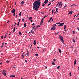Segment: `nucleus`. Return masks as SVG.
<instances>
[{"mask_svg":"<svg viewBox=\"0 0 79 79\" xmlns=\"http://www.w3.org/2000/svg\"><path fill=\"white\" fill-rule=\"evenodd\" d=\"M40 3L37 1H35L33 3V9L37 11L39 10L38 9L39 8V6H40Z\"/></svg>","mask_w":79,"mask_h":79,"instance_id":"f257e3e1","label":"nucleus"},{"mask_svg":"<svg viewBox=\"0 0 79 79\" xmlns=\"http://www.w3.org/2000/svg\"><path fill=\"white\" fill-rule=\"evenodd\" d=\"M11 13H13V16H15V10L13 9L11 11Z\"/></svg>","mask_w":79,"mask_h":79,"instance_id":"f03ea898","label":"nucleus"},{"mask_svg":"<svg viewBox=\"0 0 79 79\" xmlns=\"http://www.w3.org/2000/svg\"><path fill=\"white\" fill-rule=\"evenodd\" d=\"M59 38L60 40H61V42L63 40V38L61 35H59Z\"/></svg>","mask_w":79,"mask_h":79,"instance_id":"7ed1b4c3","label":"nucleus"},{"mask_svg":"<svg viewBox=\"0 0 79 79\" xmlns=\"http://www.w3.org/2000/svg\"><path fill=\"white\" fill-rule=\"evenodd\" d=\"M64 23H61L59 25H58V26H63V25Z\"/></svg>","mask_w":79,"mask_h":79,"instance_id":"20e7f679","label":"nucleus"},{"mask_svg":"<svg viewBox=\"0 0 79 79\" xmlns=\"http://www.w3.org/2000/svg\"><path fill=\"white\" fill-rule=\"evenodd\" d=\"M3 72H2V74H3L4 76H6V73H5V71L3 70Z\"/></svg>","mask_w":79,"mask_h":79,"instance_id":"39448f33","label":"nucleus"},{"mask_svg":"<svg viewBox=\"0 0 79 79\" xmlns=\"http://www.w3.org/2000/svg\"><path fill=\"white\" fill-rule=\"evenodd\" d=\"M44 23V17H43L42 19H41V24H42V23Z\"/></svg>","mask_w":79,"mask_h":79,"instance_id":"423d86ee","label":"nucleus"},{"mask_svg":"<svg viewBox=\"0 0 79 79\" xmlns=\"http://www.w3.org/2000/svg\"><path fill=\"white\" fill-rule=\"evenodd\" d=\"M51 30H55V29H56V28H55V27H53L52 28H51Z\"/></svg>","mask_w":79,"mask_h":79,"instance_id":"0eeeda50","label":"nucleus"},{"mask_svg":"<svg viewBox=\"0 0 79 79\" xmlns=\"http://www.w3.org/2000/svg\"><path fill=\"white\" fill-rule=\"evenodd\" d=\"M36 40H35L34 41V43H33L34 45H36Z\"/></svg>","mask_w":79,"mask_h":79,"instance_id":"6e6552de","label":"nucleus"},{"mask_svg":"<svg viewBox=\"0 0 79 79\" xmlns=\"http://www.w3.org/2000/svg\"><path fill=\"white\" fill-rule=\"evenodd\" d=\"M24 53H23L22 54V56L23 58H24Z\"/></svg>","mask_w":79,"mask_h":79,"instance_id":"1a4fd4ad","label":"nucleus"},{"mask_svg":"<svg viewBox=\"0 0 79 79\" xmlns=\"http://www.w3.org/2000/svg\"><path fill=\"white\" fill-rule=\"evenodd\" d=\"M73 13V11H70L68 13V15H69V14H71V15Z\"/></svg>","mask_w":79,"mask_h":79,"instance_id":"9d476101","label":"nucleus"},{"mask_svg":"<svg viewBox=\"0 0 79 79\" xmlns=\"http://www.w3.org/2000/svg\"><path fill=\"white\" fill-rule=\"evenodd\" d=\"M76 59H75V60L74 62V65H75V64H76Z\"/></svg>","mask_w":79,"mask_h":79,"instance_id":"9b49d317","label":"nucleus"},{"mask_svg":"<svg viewBox=\"0 0 79 79\" xmlns=\"http://www.w3.org/2000/svg\"><path fill=\"white\" fill-rule=\"evenodd\" d=\"M58 50L59 51V53H61V50L60 49H58Z\"/></svg>","mask_w":79,"mask_h":79,"instance_id":"f8f14e48","label":"nucleus"},{"mask_svg":"<svg viewBox=\"0 0 79 79\" xmlns=\"http://www.w3.org/2000/svg\"><path fill=\"white\" fill-rule=\"evenodd\" d=\"M24 2L22 1L21 2V5H23V4H24Z\"/></svg>","mask_w":79,"mask_h":79,"instance_id":"ddd939ff","label":"nucleus"},{"mask_svg":"<svg viewBox=\"0 0 79 79\" xmlns=\"http://www.w3.org/2000/svg\"><path fill=\"white\" fill-rule=\"evenodd\" d=\"M15 31H16V28H15V27H14V29H13V32H15Z\"/></svg>","mask_w":79,"mask_h":79,"instance_id":"4468645a","label":"nucleus"},{"mask_svg":"<svg viewBox=\"0 0 79 79\" xmlns=\"http://www.w3.org/2000/svg\"><path fill=\"white\" fill-rule=\"evenodd\" d=\"M62 43H63V44L64 45H66V44H65V43H64V40H63L62 41Z\"/></svg>","mask_w":79,"mask_h":79,"instance_id":"2eb2a0df","label":"nucleus"},{"mask_svg":"<svg viewBox=\"0 0 79 79\" xmlns=\"http://www.w3.org/2000/svg\"><path fill=\"white\" fill-rule=\"evenodd\" d=\"M31 32L32 34H34V31H33V30L31 31Z\"/></svg>","mask_w":79,"mask_h":79,"instance_id":"dca6fc26","label":"nucleus"},{"mask_svg":"<svg viewBox=\"0 0 79 79\" xmlns=\"http://www.w3.org/2000/svg\"><path fill=\"white\" fill-rule=\"evenodd\" d=\"M32 19V17H30L29 18V19L30 20H31Z\"/></svg>","mask_w":79,"mask_h":79,"instance_id":"f3484780","label":"nucleus"},{"mask_svg":"<svg viewBox=\"0 0 79 79\" xmlns=\"http://www.w3.org/2000/svg\"><path fill=\"white\" fill-rule=\"evenodd\" d=\"M19 35H22V34H21V32H20V31H19Z\"/></svg>","mask_w":79,"mask_h":79,"instance_id":"a211bd4d","label":"nucleus"},{"mask_svg":"<svg viewBox=\"0 0 79 79\" xmlns=\"http://www.w3.org/2000/svg\"><path fill=\"white\" fill-rule=\"evenodd\" d=\"M60 6H61V3H60L58 5V7H60Z\"/></svg>","mask_w":79,"mask_h":79,"instance_id":"6ab92c4d","label":"nucleus"},{"mask_svg":"<svg viewBox=\"0 0 79 79\" xmlns=\"http://www.w3.org/2000/svg\"><path fill=\"white\" fill-rule=\"evenodd\" d=\"M73 42H74V43H75V42H76V40H75L73 39Z\"/></svg>","mask_w":79,"mask_h":79,"instance_id":"aec40b11","label":"nucleus"},{"mask_svg":"<svg viewBox=\"0 0 79 79\" xmlns=\"http://www.w3.org/2000/svg\"><path fill=\"white\" fill-rule=\"evenodd\" d=\"M7 34H8L7 33V34H6V35H5L4 36V39H5V38H6V37L7 36Z\"/></svg>","mask_w":79,"mask_h":79,"instance_id":"412c9836","label":"nucleus"},{"mask_svg":"<svg viewBox=\"0 0 79 79\" xmlns=\"http://www.w3.org/2000/svg\"><path fill=\"white\" fill-rule=\"evenodd\" d=\"M66 25H65L64 26V30H65V29H66Z\"/></svg>","mask_w":79,"mask_h":79,"instance_id":"4be33fe9","label":"nucleus"},{"mask_svg":"<svg viewBox=\"0 0 79 79\" xmlns=\"http://www.w3.org/2000/svg\"><path fill=\"white\" fill-rule=\"evenodd\" d=\"M58 8H57L56 9V13H58V11L57 10H58Z\"/></svg>","mask_w":79,"mask_h":79,"instance_id":"5701e85b","label":"nucleus"},{"mask_svg":"<svg viewBox=\"0 0 79 79\" xmlns=\"http://www.w3.org/2000/svg\"><path fill=\"white\" fill-rule=\"evenodd\" d=\"M10 77H15V75H11Z\"/></svg>","mask_w":79,"mask_h":79,"instance_id":"b1692460","label":"nucleus"},{"mask_svg":"<svg viewBox=\"0 0 79 79\" xmlns=\"http://www.w3.org/2000/svg\"><path fill=\"white\" fill-rule=\"evenodd\" d=\"M50 20L51 21H53V19H52V17H51L50 19Z\"/></svg>","mask_w":79,"mask_h":79,"instance_id":"393cba45","label":"nucleus"},{"mask_svg":"<svg viewBox=\"0 0 79 79\" xmlns=\"http://www.w3.org/2000/svg\"><path fill=\"white\" fill-rule=\"evenodd\" d=\"M21 13H22V12H20L19 14V16H21Z\"/></svg>","mask_w":79,"mask_h":79,"instance_id":"a878e982","label":"nucleus"},{"mask_svg":"<svg viewBox=\"0 0 79 79\" xmlns=\"http://www.w3.org/2000/svg\"><path fill=\"white\" fill-rule=\"evenodd\" d=\"M45 4L43 3L42 5V6H45Z\"/></svg>","mask_w":79,"mask_h":79,"instance_id":"bb28decb","label":"nucleus"},{"mask_svg":"<svg viewBox=\"0 0 79 79\" xmlns=\"http://www.w3.org/2000/svg\"><path fill=\"white\" fill-rule=\"evenodd\" d=\"M48 2H47L46 1H45V2L44 3L45 4H47V3Z\"/></svg>","mask_w":79,"mask_h":79,"instance_id":"cd10ccee","label":"nucleus"},{"mask_svg":"<svg viewBox=\"0 0 79 79\" xmlns=\"http://www.w3.org/2000/svg\"><path fill=\"white\" fill-rule=\"evenodd\" d=\"M40 0H37L36 1L37 2H39L40 3H41V2L40 1Z\"/></svg>","mask_w":79,"mask_h":79,"instance_id":"c85d7f7f","label":"nucleus"},{"mask_svg":"<svg viewBox=\"0 0 79 79\" xmlns=\"http://www.w3.org/2000/svg\"><path fill=\"white\" fill-rule=\"evenodd\" d=\"M24 27H26V23H24Z\"/></svg>","mask_w":79,"mask_h":79,"instance_id":"c756f323","label":"nucleus"},{"mask_svg":"<svg viewBox=\"0 0 79 79\" xmlns=\"http://www.w3.org/2000/svg\"><path fill=\"white\" fill-rule=\"evenodd\" d=\"M76 6V5H75V4H73V5H72L71 6V7H72V6Z\"/></svg>","mask_w":79,"mask_h":79,"instance_id":"7c9ffc66","label":"nucleus"},{"mask_svg":"<svg viewBox=\"0 0 79 79\" xmlns=\"http://www.w3.org/2000/svg\"><path fill=\"white\" fill-rule=\"evenodd\" d=\"M52 26L53 27H55L56 26V24H55L54 25H52Z\"/></svg>","mask_w":79,"mask_h":79,"instance_id":"2f4dec72","label":"nucleus"},{"mask_svg":"<svg viewBox=\"0 0 79 79\" xmlns=\"http://www.w3.org/2000/svg\"><path fill=\"white\" fill-rule=\"evenodd\" d=\"M52 65H53L54 66L55 65V63L54 62H52Z\"/></svg>","mask_w":79,"mask_h":79,"instance_id":"473e14b6","label":"nucleus"},{"mask_svg":"<svg viewBox=\"0 0 79 79\" xmlns=\"http://www.w3.org/2000/svg\"><path fill=\"white\" fill-rule=\"evenodd\" d=\"M3 45H4V42H3L2 44V46H3Z\"/></svg>","mask_w":79,"mask_h":79,"instance_id":"72a5a7b5","label":"nucleus"},{"mask_svg":"<svg viewBox=\"0 0 79 79\" xmlns=\"http://www.w3.org/2000/svg\"><path fill=\"white\" fill-rule=\"evenodd\" d=\"M37 28H38V27H40V26H39V25L37 26Z\"/></svg>","mask_w":79,"mask_h":79,"instance_id":"f704fd0d","label":"nucleus"},{"mask_svg":"<svg viewBox=\"0 0 79 79\" xmlns=\"http://www.w3.org/2000/svg\"><path fill=\"white\" fill-rule=\"evenodd\" d=\"M56 24H60V22H58V23H56Z\"/></svg>","mask_w":79,"mask_h":79,"instance_id":"c9c22d12","label":"nucleus"},{"mask_svg":"<svg viewBox=\"0 0 79 79\" xmlns=\"http://www.w3.org/2000/svg\"><path fill=\"white\" fill-rule=\"evenodd\" d=\"M34 27H35V26L34 25L33 27H32V28H33V29H34Z\"/></svg>","mask_w":79,"mask_h":79,"instance_id":"e433bc0d","label":"nucleus"},{"mask_svg":"<svg viewBox=\"0 0 79 79\" xmlns=\"http://www.w3.org/2000/svg\"><path fill=\"white\" fill-rule=\"evenodd\" d=\"M73 34H75V31H73Z\"/></svg>","mask_w":79,"mask_h":79,"instance_id":"4c0bfd02","label":"nucleus"},{"mask_svg":"<svg viewBox=\"0 0 79 79\" xmlns=\"http://www.w3.org/2000/svg\"><path fill=\"white\" fill-rule=\"evenodd\" d=\"M35 56H38V54H35Z\"/></svg>","mask_w":79,"mask_h":79,"instance_id":"58836bf2","label":"nucleus"},{"mask_svg":"<svg viewBox=\"0 0 79 79\" xmlns=\"http://www.w3.org/2000/svg\"><path fill=\"white\" fill-rule=\"evenodd\" d=\"M19 22H18V23H17V25L19 26Z\"/></svg>","mask_w":79,"mask_h":79,"instance_id":"ea45409f","label":"nucleus"},{"mask_svg":"<svg viewBox=\"0 0 79 79\" xmlns=\"http://www.w3.org/2000/svg\"><path fill=\"white\" fill-rule=\"evenodd\" d=\"M60 66H58L57 67V69H59V68H60Z\"/></svg>","mask_w":79,"mask_h":79,"instance_id":"a19ab883","label":"nucleus"},{"mask_svg":"<svg viewBox=\"0 0 79 79\" xmlns=\"http://www.w3.org/2000/svg\"><path fill=\"white\" fill-rule=\"evenodd\" d=\"M50 5H51V3H49V4H48V6H50Z\"/></svg>","mask_w":79,"mask_h":79,"instance_id":"79ce46f5","label":"nucleus"},{"mask_svg":"<svg viewBox=\"0 0 79 79\" xmlns=\"http://www.w3.org/2000/svg\"><path fill=\"white\" fill-rule=\"evenodd\" d=\"M35 25V23H34L33 24H32V26H34Z\"/></svg>","mask_w":79,"mask_h":79,"instance_id":"37998d69","label":"nucleus"},{"mask_svg":"<svg viewBox=\"0 0 79 79\" xmlns=\"http://www.w3.org/2000/svg\"><path fill=\"white\" fill-rule=\"evenodd\" d=\"M58 33H59V32H57V33H56L55 34V35H57V34H58Z\"/></svg>","mask_w":79,"mask_h":79,"instance_id":"c03bdc74","label":"nucleus"},{"mask_svg":"<svg viewBox=\"0 0 79 79\" xmlns=\"http://www.w3.org/2000/svg\"><path fill=\"white\" fill-rule=\"evenodd\" d=\"M24 19H22V21H24Z\"/></svg>","mask_w":79,"mask_h":79,"instance_id":"a18cd8bd","label":"nucleus"},{"mask_svg":"<svg viewBox=\"0 0 79 79\" xmlns=\"http://www.w3.org/2000/svg\"><path fill=\"white\" fill-rule=\"evenodd\" d=\"M1 39H3V36H1Z\"/></svg>","mask_w":79,"mask_h":79,"instance_id":"49530a36","label":"nucleus"},{"mask_svg":"<svg viewBox=\"0 0 79 79\" xmlns=\"http://www.w3.org/2000/svg\"><path fill=\"white\" fill-rule=\"evenodd\" d=\"M53 60H54V61L55 62L56 61V59H54Z\"/></svg>","mask_w":79,"mask_h":79,"instance_id":"de8ad7c7","label":"nucleus"},{"mask_svg":"<svg viewBox=\"0 0 79 79\" xmlns=\"http://www.w3.org/2000/svg\"><path fill=\"white\" fill-rule=\"evenodd\" d=\"M54 10H52V14H53V13H54Z\"/></svg>","mask_w":79,"mask_h":79,"instance_id":"09e8293b","label":"nucleus"},{"mask_svg":"<svg viewBox=\"0 0 79 79\" xmlns=\"http://www.w3.org/2000/svg\"><path fill=\"white\" fill-rule=\"evenodd\" d=\"M67 6V5H66V4H65V6H64V8H66Z\"/></svg>","mask_w":79,"mask_h":79,"instance_id":"8fccbe9b","label":"nucleus"},{"mask_svg":"<svg viewBox=\"0 0 79 79\" xmlns=\"http://www.w3.org/2000/svg\"><path fill=\"white\" fill-rule=\"evenodd\" d=\"M45 2H48V0H45Z\"/></svg>","mask_w":79,"mask_h":79,"instance_id":"3c124183","label":"nucleus"},{"mask_svg":"<svg viewBox=\"0 0 79 79\" xmlns=\"http://www.w3.org/2000/svg\"><path fill=\"white\" fill-rule=\"evenodd\" d=\"M34 31H36V28H35L34 29Z\"/></svg>","mask_w":79,"mask_h":79,"instance_id":"603ef678","label":"nucleus"},{"mask_svg":"<svg viewBox=\"0 0 79 79\" xmlns=\"http://www.w3.org/2000/svg\"><path fill=\"white\" fill-rule=\"evenodd\" d=\"M6 62H7V63H10V61L7 60V61H6Z\"/></svg>","mask_w":79,"mask_h":79,"instance_id":"864d4df0","label":"nucleus"},{"mask_svg":"<svg viewBox=\"0 0 79 79\" xmlns=\"http://www.w3.org/2000/svg\"><path fill=\"white\" fill-rule=\"evenodd\" d=\"M6 45H7V43H5V46H6Z\"/></svg>","mask_w":79,"mask_h":79,"instance_id":"5fc2aeb1","label":"nucleus"},{"mask_svg":"<svg viewBox=\"0 0 79 79\" xmlns=\"http://www.w3.org/2000/svg\"><path fill=\"white\" fill-rule=\"evenodd\" d=\"M69 74H70V76H71V73H69Z\"/></svg>","mask_w":79,"mask_h":79,"instance_id":"6e6d98bb","label":"nucleus"},{"mask_svg":"<svg viewBox=\"0 0 79 79\" xmlns=\"http://www.w3.org/2000/svg\"><path fill=\"white\" fill-rule=\"evenodd\" d=\"M37 48H38V49H39V48H40V47H37Z\"/></svg>","mask_w":79,"mask_h":79,"instance_id":"4d7b16f0","label":"nucleus"},{"mask_svg":"<svg viewBox=\"0 0 79 79\" xmlns=\"http://www.w3.org/2000/svg\"><path fill=\"white\" fill-rule=\"evenodd\" d=\"M31 22H33V21L32 20H30Z\"/></svg>","mask_w":79,"mask_h":79,"instance_id":"13d9d810","label":"nucleus"},{"mask_svg":"<svg viewBox=\"0 0 79 79\" xmlns=\"http://www.w3.org/2000/svg\"><path fill=\"white\" fill-rule=\"evenodd\" d=\"M72 49H73V48H74V47L72 46Z\"/></svg>","mask_w":79,"mask_h":79,"instance_id":"bf43d9fd","label":"nucleus"},{"mask_svg":"<svg viewBox=\"0 0 79 79\" xmlns=\"http://www.w3.org/2000/svg\"><path fill=\"white\" fill-rule=\"evenodd\" d=\"M50 21H51V20H50V19L48 21V22H49H49H50Z\"/></svg>","mask_w":79,"mask_h":79,"instance_id":"052dcab7","label":"nucleus"},{"mask_svg":"<svg viewBox=\"0 0 79 79\" xmlns=\"http://www.w3.org/2000/svg\"><path fill=\"white\" fill-rule=\"evenodd\" d=\"M16 23H15V24H14V26H16Z\"/></svg>","mask_w":79,"mask_h":79,"instance_id":"680f3d73","label":"nucleus"},{"mask_svg":"<svg viewBox=\"0 0 79 79\" xmlns=\"http://www.w3.org/2000/svg\"><path fill=\"white\" fill-rule=\"evenodd\" d=\"M79 16V13L77 15V16Z\"/></svg>","mask_w":79,"mask_h":79,"instance_id":"e2e57ef3","label":"nucleus"},{"mask_svg":"<svg viewBox=\"0 0 79 79\" xmlns=\"http://www.w3.org/2000/svg\"><path fill=\"white\" fill-rule=\"evenodd\" d=\"M45 17H46V15H45L44 16V18H45Z\"/></svg>","mask_w":79,"mask_h":79,"instance_id":"0e129e2a","label":"nucleus"},{"mask_svg":"<svg viewBox=\"0 0 79 79\" xmlns=\"http://www.w3.org/2000/svg\"><path fill=\"white\" fill-rule=\"evenodd\" d=\"M25 62H26V63H27V60H25Z\"/></svg>","mask_w":79,"mask_h":79,"instance_id":"69168bd1","label":"nucleus"},{"mask_svg":"<svg viewBox=\"0 0 79 79\" xmlns=\"http://www.w3.org/2000/svg\"><path fill=\"white\" fill-rule=\"evenodd\" d=\"M0 47H1V48H3V46H2H2H1Z\"/></svg>","mask_w":79,"mask_h":79,"instance_id":"338daca9","label":"nucleus"},{"mask_svg":"<svg viewBox=\"0 0 79 79\" xmlns=\"http://www.w3.org/2000/svg\"><path fill=\"white\" fill-rule=\"evenodd\" d=\"M77 29H78V30H79V28H77Z\"/></svg>","mask_w":79,"mask_h":79,"instance_id":"774afa93","label":"nucleus"}]
</instances>
